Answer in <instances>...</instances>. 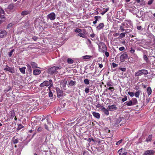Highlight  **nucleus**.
Returning a JSON list of instances; mask_svg holds the SVG:
<instances>
[{
    "instance_id": "f257e3e1",
    "label": "nucleus",
    "mask_w": 155,
    "mask_h": 155,
    "mask_svg": "<svg viewBox=\"0 0 155 155\" xmlns=\"http://www.w3.org/2000/svg\"><path fill=\"white\" fill-rule=\"evenodd\" d=\"M97 45L98 46V50L99 52L104 53L107 51V47L105 43L102 42H100Z\"/></svg>"
},
{
    "instance_id": "f03ea898",
    "label": "nucleus",
    "mask_w": 155,
    "mask_h": 155,
    "mask_svg": "<svg viewBox=\"0 0 155 155\" xmlns=\"http://www.w3.org/2000/svg\"><path fill=\"white\" fill-rule=\"evenodd\" d=\"M61 68V67L60 65L53 67L49 69L48 73L50 74H53L55 73H57V71L60 70Z\"/></svg>"
},
{
    "instance_id": "7ed1b4c3",
    "label": "nucleus",
    "mask_w": 155,
    "mask_h": 155,
    "mask_svg": "<svg viewBox=\"0 0 155 155\" xmlns=\"http://www.w3.org/2000/svg\"><path fill=\"white\" fill-rule=\"evenodd\" d=\"M148 73L147 71L146 70L142 69L139 70L135 74V77H138L141 76L143 74H147Z\"/></svg>"
},
{
    "instance_id": "20e7f679",
    "label": "nucleus",
    "mask_w": 155,
    "mask_h": 155,
    "mask_svg": "<svg viewBox=\"0 0 155 155\" xmlns=\"http://www.w3.org/2000/svg\"><path fill=\"white\" fill-rule=\"evenodd\" d=\"M50 84H51V86H52V84H53V82L52 80L51 79H50L49 81H44L43 82L41 83L39 86L41 87L45 86L48 87L49 86Z\"/></svg>"
},
{
    "instance_id": "39448f33",
    "label": "nucleus",
    "mask_w": 155,
    "mask_h": 155,
    "mask_svg": "<svg viewBox=\"0 0 155 155\" xmlns=\"http://www.w3.org/2000/svg\"><path fill=\"white\" fill-rule=\"evenodd\" d=\"M5 67L6 68L4 69V70L8 71L12 74L15 72L14 68L9 67L7 65H6Z\"/></svg>"
},
{
    "instance_id": "423d86ee",
    "label": "nucleus",
    "mask_w": 155,
    "mask_h": 155,
    "mask_svg": "<svg viewBox=\"0 0 155 155\" xmlns=\"http://www.w3.org/2000/svg\"><path fill=\"white\" fill-rule=\"evenodd\" d=\"M155 153V151L153 150H148L144 152L143 155H153Z\"/></svg>"
},
{
    "instance_id": "0eeeda50",
    "label": "nucleus",
    "mask_w": 155,
    "mask_h": 155,
    "mask_svg": "<svg viewBox=\"0 0 155 155\" xmlns=\"http://www.w3.org/2000/svg\"><path fill=\"white\" fill-rule=\"evenodd\" d=\"M127 57L128 55L126 52H125L120 56V60L122 62H124Z\"/></svg>"
},
{
    "instance_id": "6e6552de",
    "label": "nucleus",
    "mask_w": 155,
    "mask_h": 155,
    "mask_svg": "<svg viewBox=\"0 0 155 155\" xmlns=\"http://www.w3.org/2000/svg\"><path fill=\"white\" fill-rule=\"evenodd\" d=\"M56 92L57 94V97L58 98H60L63 95V91L59 88L56 87Z\"/></svg>"
},
{
    "instance_id": "1a4fd4ad",
    "label": "nucleus",
    "mask_w": 155,
    "mask_h": 155,
    "mask_svg": "<svg viewBox=\"0 0 155 155\" xmlns=\"http://www.w3.org/2000/svg\"><path fill=\"white\" fill-rule=\"evenodd\" d=\"M7 33V32L5 30H0V38H4L6 36Z\"/></svg>"
},
{
    "instance_id": "9d476101",
    "label": "nucleus",
    "mask_w": 155,
    "mask_h": 155,
    "mask_svg": "<svg viewBox=\"0 0 155 155\" xmlns=\"http://www.w3.org/2000/svg\"><path fill=\"white\" fill-rule=\"evenodd\" d=\"M108 107L109 110L110 111H113L117 109V107L115 104H113L112 105H108Z\"/></svg>"
},
{
    "instance_id": "9b49d317",
    "label": "nucleus",
    "mask_w": 155,
    "mask_h": 155,
    "mask_svg": "<svg viewBox=\"0 0 155 155\" xmlns=\"http://www.w3.org/2000/svg\"><path fill=\"white\" fill-rule=\"evenodd\" d=\"M48 17L51 20H54L55 18V14L54 12L51 13L48 15Z\"/></svg>"
},
{
    "instance_id": "f8f14e48",
    "label": "nucleus",
    "mask_w": 155,
    "mask_h": 155,
    "mask_svg": "<svg viewBox=\"0 0 155 155\" xmlns=\"http://www.w3.org/2000/svg\"><path fill=\"white\" fill-rule=\"evenodd\" d=\"M120 152L119 155H127V151L125 149H123L122 148L118 151V152Z\"/></svg>"
},
{
    "instance_id": "ddd939ff",
    "label": "nucleus",
    "mask_w": 155,
    "mask_h": 155,
    "mask_svg": "<svg viewBox=\"0 0 155 155\" xmlns=\"http://www.w3.org/2000/svg\"><path fill=\"white\" fill-rule=\"evenodd\" d=\"M5 18V14L4 10L0 7V18Z\"/></svg>"
},
{
    "instance_id": "4468645a",
    "label": "nucleus",
    "mask_w": 155,
    "mask_h": 155,
    "mask_svg": "<svg viewBox=\"0 0 155 155\" xmlns=\"http://www.w3.org/2000/svg\"><path fill=\"white\" fill-rule=\"evenodd\" d=\"M92 115L95 118L97 119H99L100 117V114L96 112L93 111L92 113Z\"/></svg>"
},
{
    "instance_id": "2eb2a0df",
    "label": "nucleus",
    "mask_w": 155,
    "mask_h": 155,
    "mask_svg": "<svg viewBox=\"0 0 155 155\" xmlns=\"http://www.w3.org/2000/svg\"><path fill=\"white\" fill-rule=\"evenodd\" d=\"M41 73V71L38 69H35L33 71V74L35 75H38L40 74Z\"/></svg>"
},
{
    "instance_id": "dca6fc26",
    "label": "nucleus",
    "mask_w": 155,
    "mask_h": 155,
    "mask_svg": "<svg viewBox=\"0 0 155 155\" xmlns=\"http://www.w3.org/2000/svg\"><path fill=\"white\" fill-rule=\"evenodd\" d=\"M109 110H107L104 107L102 108V109L101 110V111L103 112L104 114L107 116H108L109 115Z\"/></svg>"
},
{
    "instance_id": "f3484780",
    "label": "nucleus",
    "mask_w": 155,
    "mask_h": 155,
    "mask_svg": "<svg viewBox=\"0 0 155 155\" xmlns=\"http://www.w3.org/2000/svg\"><path fill=\"white\" fill-rule=\"evenodd\" d=\"M124 119L123 118L121 117H119L117 119L116 121L115 124H119L121 121L124 120Z\"/></svg>"
},
{
    "instance_id": "a211bd4d",
    "label": "nucleus",
    "mask_w": 155,
    "mask_h": 155,
    "mask_svg": "<svg viewBox=\"0 0 155 155\" xmlns=\"http://www.w3.org/2000/svg\"><path fill=\"white\" fill-rule=\"evenodd\" d=\"M104 26V24L103 23H100L98 25L97 27L96 28L97 29L99 30H100L101 29L103 28Z\"/></svg>"
},
{
    "instance_id": "6ab92c4d",
    "label": "nucleus",
    "mask_w": 155,
    "mask_h": 155,
    "mask_svg": "<svg viewBox=\"0 0 155 155\" xmlns=\"http://www.w3.org/2000/svg\"><path fill=\"white\" fill-rule=\"evenodd\" d=\"M30 12L29 11H23L21 12V14L22 16H25L30 14Z\"/></svg>"
},
{
    "instance_id": "aec40b11",
    "label": "nucleus",
    "mask_w": 155,
    "mask_h": 155,
    "mask_svg": "<svg viewBox=\"0 0 155 155\" xmlns=\"http://www.w3.org/2000/svg\"><path fill=\"white\" fill-rule=\"evenodd\" d=\"M124 105L125 106L127 105L128 106H131L133 105V103H132L131 100H130L129 101L126 102L124 103Z\"/></svg>"
},
{
    "instance_id": "412c9836",
    "label": "nucleus",
    "mask_w": 155,
    "mask_h": 155,
    "mask_svg": "<svg viewBox=\"0 0 155 155\" xmlns=\"http://www.w3.org/2000/svg\"><path fill=\"white\" fill-rule=\"evenodd\" d=\"M10 118L13 119V117L15 116V114L14 110L10 111Z\"/></svg>"
},
{
    "instance_id": "4be33fe9",
    "label": "nucleus",
    "mask_w": 155,
    "mask_h": 155,
    "mask_svg": "<svg viewBox=\"0 0 155 155\" xmlns=\"http://www.w3.org/2000/svg\"><path fill=\"white\" fill-rule=\"evenodd\" d=\"M132 103H133V105H135L138 103L137 99L135 98H133L131 100Z\"/></svg>"
},
{
    "instance_id": "5701e85b",
    "label": "nucleus",
    "mask_w": 155,
    "mask_h": 155,
    "mask_svg": "<svg viewBox=\"0 0 155 155\" xmlns=\"http://www.w3.org/2000/svg\"><path fill=\"white\" fill-rule=\"evenodd\" d=\"M26 69L25 67H23L21 68H20L19 70L23 74L25 73V70Z\"/></svg>"
},
{
    "instance_id": "b1692460",
    "label": "nucleus",
    "mask_w": 155,
    "mask_h": 155,
    "mask_svg": "<svg viewBox=\"0 0 155 155\" xmlns=\"http://www.w3.org/2000/svg\"><path fill=\"white\" fill-rule=\"evenodd\" d=\"M152 135H149L148 137L146 139V141L148 142H151L152 140Z\"/></svg>"
},
{
    "instance_id": "393cba45",
    "label": "nucleus",
    "mask_w": 155,
    "mask_h": 155,
    "mask_svg": "<svg viewBox=\"0 0 155 155\" xmlns=\"http://www.w3.org/2000/svg\"><path fill=\"white\" fill-rule=\"evenodd\" d=\"M147 92L148 96L150 95L152 93V90L150 87H149L147 89Z\"/></svg>"
},
{
    "instance_id": "a878e982",
    "label": "nucleus",
    "mask_w": 155,
    "mask_h": 155,
    "mask_svg": "<svg viewBox=\"0 0 155 155\" xmlns=\"http://www.w3.org/2000/svg\"><path fill=\"white\" fill-rule=\"evenodd\" d=\"M31 65L32 68H37V64L36 63L32 62L31 63Z\"/></svg>"
},
{
    "instance_id": "bb28decb",
    "label": "nucleus",
    "mask_w": 155,
    "mask_h": 155,
    "mask_svg": "<svg viewBox=\"0 0 155 155\" xmlns=\"http://www.w3.org/2000/svg\"><path fill=\"white\" fill-rule=\"evenodd\" d=\"M141 92V91L139 90L136 91L135 93H134V95L135 97L137 98H138L139 97V96Z\"/></svg>"
},
{
    "instance_id": "cd10ccee",
    "label": "nucleus",
    "mask_w": 155,
    "mask_h": 155,
    "mask_svg": "<svg viewBox=\"0 0 155 155\" xmlns=\"http://www.w3.org/2000/svg\"><path fill=\"white\" fill-rule=\"evenodd\" d=\"M125 31L126 32L124 33H122L120 35V38H123L125 36V34L127 33L128 32L127 31V29Z\"/></svg>"
},
{
    "instance_id": "c85d7f7f",
    "label": "nucleus",
    "mask_w": 155,
    "mask_h": 155,
    "mask_svg": "<svg viewBox=\"0 0 155 155\" xmlns=\"http://www.w3.org/2000/svg\"><path fill=\"white\" fill-rule=\"evenodd\" d=\"M14 7V6L13 4H11L8 5V9L10 10H13Z\"/></svg>"
},
{
    "instance_id": "c756f323",
    "label": "nucleus",
    "mask_w": 155,
    "mask_h": 155,
    "mask_svg": "<svg viewBox=\"0 0 155 155\" xmlns=\"http://www.w3.org/2000/svg\"><path fill=\"white\" fill-rule=\"evenodd\" d=\"M74 31L76 33H80L82 31V30L79 28H77L74 30Z\"/></svg>"
},
{
    "instance_id": "7c9ffc66",
    "label": "nucleus",
    "mask_w": 155,
    "mask_h": 155,
    "mask_svg": "<svg viewBox=\"0 0 155 155\" xmlns=\"http://www.w3.org/2000/svg\"><path fill=\"white\" fill-rule=\"evenodd\" d=\"M74 60L70 58H68L67 60V62L68 64H72L74 63Z\"/></svg>"
},
{
    "instance_id": "2f4dec72",
    "label": "nucleus",
    "mask_w": 155,
    "mask_h": 155,
    "mask_svg": "<svg viewBox=\"0 0 155 155\" xmlns=\"http://www.w3.org/2000/svg\"><path fill=\"white\" fill-rule=\"evenodd\" d=\"M151 59L152 60V64L153 66H155V58L153 57L151 58Z\"/></svg>"
},
{
    "instance_id": "473e14b6",
    "label": "nucleus",
    "mask_w": 155,
    "mask_h": 155,
    "mask_svg": "<svg viewBox=\"0 0 155 155\" xmlns=\"http://www.w3.org/2000/svg\"><path fill=\"white\" fill-rule=\"evenodd\" d=\"M109 10V8H106L101 13V14L102 15H104L106 12H107Z\"/></svg>"
},
{
    "instance_id": "72a5a7b5",
    "label": "nucleus",
    "mask_w": 155,
    "mask_h": 155,
    "mask_svg": "<svg viewBox=\"0 0 155 155\" xmlns=\"http://www.w3.org/2000/svg\"><path fill=\"white\" fill-rule=\"evenodd\" d=\"M26 66L28 67V71L31 72L32 71L31 65L28 64H27Z\"/></svg>"
},
{
    "instance_id": "f704fd0d",
    "label": "nucleus",
    "mask_w": 155,
    "mask_h": 155,
    "mask_svg": "<svg viewBox=\"0 0 155 155\" xmlns=\"http://www.w3.org/2000/svg\"><path fill=\"white\" fill-rule=\"evenodd\" d=\"M96 107L97 108H100L101 109V110L102 109V108L104 107L102 106H101L99 104H98L96 106Z\"/></svg>"
},
{
    "instance_id": "c9c22d12",
    "label": "nucleus",
    "mask_w": 155,
    "mask_h": 155,
    "mask_svg": "<svg viewBox=\"0 0 155 155\" xmlns=\"http://www.w3.org/2000/svg\"><path fill=\"white\" fill-rule=\"evenodd\" d=\"M78 36H79L80 37H82L83 38H85V35L81 33V32L79 33L78 34Z\"/></svg>"
},
{
    "instance_id": "e433bc0d",
    "label": "nucleus",
    "mask_w": 155,
    "mask_h": 155,
    "mask_svg": "<svg viewBox=\"0 0 155 155\" xmlns=\"http://www.w3.org/2000/svg\"><path fill=\"white\" fill-rule=\"evenodd\" d=\"M91 57V56L89 55H85L83 57V58L84 59H87L90 58Z\"/></svg>"
},
{
    "instance_id": "4c0bfd02",
    "label": "nucleus",
    "mask_w": 155,
    "mask_h": 155,
    "mask_svg": "<svg viewBox=\"0 0 155 155\" xmlns=\"http://www.w3.org/2000/svg\"><path fill=\"white\" fill-rule=\"evenodd\" d=\"M128 94L130 96V97H133V96H134V93L133 92H130V91H129L128 92Z\"/></svg>"
},
{
    "instance_id": "58836bf2",
    "label": "nucleus",
    "mask_w": 155,
    "mask_h": 155,
    "mask_svg": "<svg viewBox=\"0 0 155 155\" xmlns=\"http://www.w3.org/2000/svg\"><path fill=\"white\" fill-rule=\"evenodd\" d=\"M84 83L86 84H88L90 83L89 80L87 79H85L84 80Z\"/></svg>"
},
{
    "instance_id": "ea45409f",
    "label": "nucleus",
    "mask_w": 155,
    "mask_h": 155,
    "mask_svg": "<svg viewBox=\"0 0 155 155\" xmlns=\"http://www.w3.org/2000/svg\"><path fill=\"white\" fill-rule=\"evenodd\" d=\"M36 128H37V131L39 132H41L43 128L41 127L38 126H37Z\"/></svg>"
},
{
    "instance_id": "a19ab883",
    "label": "nucleus",
    "mask_w": 155,
    "mask_h": 155,
    "mask_svg": "<svg viewBox=\"0 0 155 155\" xmlns=\"http://www.w3.org/2000/svg\"><path fill=\"white\" fill-rule=\"evenodd\" d=\"M11 89H12L11 87L10 86H8V88H6L5 90H4V91H5L6 92H8Z\"/></svg>"
},
{
    "instance_id": "79ce46f5",
    "label": "nucleus",
    "mask_w": 155,
    "mask_h": 155,
    "mask_svg": "<svg viewBox=\"0 0 155 155\" xmlns=\"http://www.w3.org/2000/svg\"><path fill=\"white\" fill-rule=\"evenodd\" d=\"M12 141L14 144H15L17 143L18 142V139H14L12 140Z\"/></svg>"
},
{
    "instance_id": "37998d69",
    "label": "nucleus",
    "mask_w": 155,
    "mask_h": 155,
    "mask_svg": "<svg viewBox=\"0 0 155 155\" xmlns=\"http://www.w3.org/2000/svg\"><path fill=\"white\" fill-rule=\"evenodd\" d=\"M15 50L13 49L10 52L8 53V56L9 57H11V56L12 53Z\"/></svg>"
},
{
    "instance_id": "c03bdc74",
    "label": "nucleus",
    "mask_w": 155,
    "mask_h": 155,
    "mask_svg": "<svg viewBox=\"0 0 155 155\" xmlns=\"http://www.w3.org/2000/svg\"><path fill=\"white\" fill-rule=\"evenodd\" d=\"M129 52L132 54H134L135 52V51L134 49L131 47L130 48V50Z\"/></svg>"
},
{
    "instance_id": "a18cd8bd",
    "label": "nucleus",
    "mask_w": 155,
    "mask_h": 155,
    "mask_svg": "<svg viewBox=\"0 0 155 155\" xmlns=\"http://www.w3.org/2000/svg\"><path fill=\"white\" fill-rule=\"evenodd\" d=\"M143 58L146 62L147 61L148 58L146 55L145 54L143 55Z\"/></svg>"
},
{
    "instance_id": "49530a36",
    "label": "nucleus",
    "mask_w": 155,
    "mask_h": 155,
    "mask_svg": "<svg viewBox=\"0 0 155 155\" xmlns=\"http://www.w3.org/2000/svg\"><path fill=\"white\" fill-rule=\"evenodd\" d=\"M75 81L71 80L70 81L69 84L71 86H73L75 84Z\"/></svg>"
},
{
    "instance_id": "de8ad7c7",
    "label": "nucleus",
    "mask_w": 155,
    "mask_h": 155,
    "mask_svg": "<svg viewBox=\"0 0 155 155\" xmlns=\"http://www.w3.org/2000/svg\"><path fill=\"white\" fill-rule=\"evenodd\" d=\"M127 96L126 95H125L124 98H123L122 99L121 101L122 102H124V101H127Z\"/></svg>"
},
{
    "instance_id": "09e8293b",
    "label": "nucleus",
    "mask_w": 155,
    "mask_h": 155,
    "mask_svg": "<svg viewBox=\"0 0 155 155\" xmlns=\"http://www.w3.org/2000/svg\"><path fill=\"white\" fill-rule=\"evenodd\" d=\"M123 140L121 139L118 141H117L116 143V145H119L122 142Z\"/></svg>"
},
{
    "instance_id": "8fccbe9b",
    "label": "nucleus",
    "mask_w": 155,
    "mask_h": 155,
    "mask_svg": "<svg viewBox=\"0 0 155 155\" xmlns=\"http://www.w3.org/2000/svg\"><path fill=\"white\" fill-rule=\"evenodd\" d=\"M104 53L106 57H108L109 56V53L107 51H105Z\"/></svg>"
},
{
    "instance_id": "3c124183",
    "label": "nucleus",
    "mask_w": 155,
    "mask_h": 155,
    "mask_svg": "<svg viewBox=\"0 0 155 155\" xmlns=\"http://www.w3.org/2000/svg\"><path fill=\"white\" fill-rule=\"evenodd\" d=\"M24 127L23 125H22L21 124H20L18 125V130H20L21 129L23 128Z\"/></svg>"
},
{
    "instance_id": "603ef678",
    "label": "nucleus",
    "mask_w": 155,
    "mask_h": 155,
    "mask_svg": "<svg viewBox=\"0 0 155 155\" xmlns=\"http://www.w3.org/2000/svg\"><path fill=\"white\" fill-rule=\"evenodd\" d=\"M137 29L138 30H143V28H142V27L141 26H140V25L137 26Z\"/></svg>"
},
{
    "instance_id": "864d4df0",
    "label": "nucleus",
    "mask_w": 155,
    "mask_h": 155,
    "mask_svg": "<svg viewBox=\"0 0 155 155\" xmlns=\"http://www.w3.org/2000/svg\"><path fill=\"white\" fill-rule=\"evenodd\" d=\"M84 91L87 94L89 92V88L88 87H86L84 90Z\"/></svg>"
},
{
    "instance_id": "5fc2aeb1",
    "label": "nucleus",
    "mask_w": 155,
    "mask_h": 155,
    "mask_svg": "<svg viewBox=\"0 0 155 155\" xmlns=\"http://www.w3.org/2000/svg\"><path fill=\"white\" fill-rule=\"evenodd\" d=\"M112 67L114 68L117 67L118 66V64L114 63L113 62L112 63Z\"/></svg>"
},
{
    "instance_id": "6e6d98bb",
    "label": "nucleus",
    "mask_w": 155,
    "mask_h": 155,
    "mask_svg": "<svg viewBox=\"0 0 155 155\" xmlns=\"http://www.w3.org/2000/svg\"><path fill=\"white\" fill-rule=\"evenodd\" d=\"M13 24L12 23H9L8 24L7 27V28L9 29L11 27Z\"/></svg>"
},
{
    "instance_id": "4d7b16f0",
    "label": "nucleus",
    "mask_w": 155,
    "mask_h": 155,
    "mask_svg": "<svg viewBox=\"0 0 155 155\" xmlns=\"http://www.w3.org/2000/svg\"><path fill=\"white\" fill-rule=\"evenodd\" d=\"M153 1H154V0H150L148 2V3H147L148 4V5H151Z\"/></svg>"
},
{
    "instance_id": "13d9d810",
    "label": "nucleus",
    "mask_w": 155,
    "mask_h": 155,
    "mask_svg": "<svg viewBox=\"0 0 155 155\" xmlns=\"http://www.w3.org/2000/svg\"><path fill=\"white\" fill-rule=\"evenodd\" d=\"M119 69L122 71H125L126 70V68H120Z\"/></svg>"
},
{
    "instance_id": "bf43d9fd",
    "label": "nucleus",
    "mask_w": 155,
    "mask_h": 155,
    "mask_svg": "<svg viewBox=\"0 0 155 155\" xmlns=\"http://www.w3.org/2000/svg\"><path fill=\"white\" fill-rule=\"evenodd\" d=\"M49 96L50 97H53V94L52 92L50 90L49 93Z\"/></svg>"
},
{
    "instance_id": "052dcab7",
    "label": "nucleus",
    "mask_w": 155,
    "mask_h": 155,
    "mask_svg": "<svg viewBox=\"0 0 155 155\" xmlns=\"http://www.w3.org/2000/svg\"><path fill=\"white\" fill-rule=\"evenodd\" d=\"M125 48L124 47H121L119 48V50L120 51H123L125 50Z\"/></svg>"
},
{
    "instance_id": "680f3d73",
    "label": "nucleus",
    "mask_w": 155,
    "mask_h": 155,
    "mask_svg": "<svg viewBox=\"0 0 155 155\" xmlns=\"http://www.w3.org/2000/svg\"><path fill=\"white\" fill-rule=\"evenodd\" d=\"M94 18L95 19V20L96 21H97L98 20V18H101V16H95L94 17Z\"/></svg>"
},
{
    "instance_id": "e2e57ef3",
    "label": "nucleus",
    "mask_w": 155,
    "mask_h": 155,
    "mask_svg": "<svg viewBox=\"0 0 155 155\" xmlns=\"http://www.w3.org/2000/svg\"><path fill=\"white\" fill-rule=\"evenodd\" d=\"M120 30H121V31H126V30H125L124 29V28H123L122 26H120Z\"/></svg>"
},
{
    "instance_id": "0e129e2a",
    "label": "nucleus",
    "mask_w": 155,
    "mask_h": 155,
    "mask_svg": "<svg viewBox=\"0 0 155 155\" xmlns=\"http://www.w3.org/2000/svg\"><path fill=\"white\" fill-rule=\"evenodd\" d=\"M88 140L89 142H90L91 141H92L93 142H95V140L94 139H93L92 138H88Z\"/></svg>"
},
{
    "instance_id": "69168bd1",
    "label": "nucleus",
    "mask_w": 155,
    "mask_h": 155,
    "mask_svg": "<svg viewBox=\"0 0 155 155\" xmlns=\"http://www.w3.org/2000/svg\"><path fill=\"white\" fill-rule=\"evenodd\" d=\"M119 35V34L118 33H115L113 34V36L114 37H116L118 36Z\"/></svg>"
},
{
    "instance_id": "338daca9",
    "label": "nucleus",
    "mask_w": 155,
    "mask_h": 155,
    "mask_svg": "<svg viewBox=\"0 0 155 155\" xmlns=\"http://www.w3.org/2000/svg\"><path fill=\"white\" fill-rule=\"evenodd\" d=\"M38 39V38L37 37H36V36H34L33 37H32V39L34 40V41H36Z\"/></svg>"
},
{
    "instance_id": "774afa93",
    "label": "nucleus",
    "mask_w": 155,
    "mask_h": 155,
    "mask_svg": "<svg viewBox=\"0 0 155 155\" xmlns=\"http://www.w3.org/2000/svg\"><path fill=\"white\" fill-rule=\"evenodd\" d=\"M45 129H46L47 130H50L48 128V126L46 124H45Z\"/></svg>"
}]
</instances>
